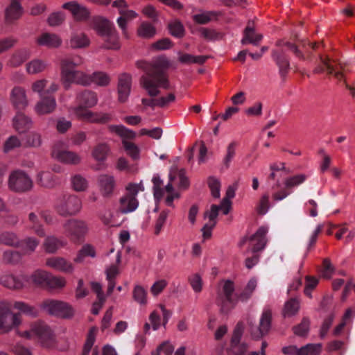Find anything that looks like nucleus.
Listing matches in <instances>:
<instances>
[{
  "instance_id": "obj_36",
  "label": "nucleus",
  "mask_w": 355,
  "mask_h": 355,
  "mask_svg": "<svg viewBox=\"0 0 355 355\" xmlns=\"http://www.w3.org/2000/svg\"><path fill=\"white\" fill-rule=\"evenodd\" d=\"M263 37L262 34L256 33L252 27L248 26L243 31V36L241 42L243 45L251 44L254 46H258Z\"/></svg>"
},
{
  "instance_id": "obj_33",
  "label": "nucleus",
  "mask_w": 355,
  "mask_h": 355,
  "mask_svg": "<svg viewBox=\"0 0 355 355\" xmlns=\"http://www.w3.org/2000/svg\"><path fill=\"white\" fill-rule=\"evenodd\" d=\"M36 182L40 187L53 189L59 184L58 178L50 171H40L36 175Z\"/></svg>"
},
{
  "instance_id": "obj_59",
  "label": "nucleus",
  "mask_w": 355,
  "mask_h": 355,
  "mask_svg": "<svg viewBox=\"0 0 355 355\" xmlns=\"http://www.w3.org/2000/svg\"><path fill=\"white\" fill-rule=\"evenodd\" d=\"M89 76L91 78V83H94L99 86H107L110 82V76L103 72H95Z\"/></svg>"
},
{
  "instance_id": "obj_22",
  "label": "nucleus",
  "mask_w": 355,
  "mask_h": 355,
  "mask_svg": "<svg viewBox=\"0 0 355 355\" xmlns=\"http://www.w3.org/2000/svg\"><path fill=\"white\" fill-rule=\"evenodd\" d=\"M55 98L52 94L40 97L35 103L34 111L38 115H46L52 113L56 107Z\"/></svg>"
},
{
  "instance_id": "obj_10",
  "label": "nucleus",
  "mask_w": 355,
  "mask_h": 355,
  "mask_svg": "<svg viewBox=\"0 0 355 355\" xmlns=\"http://www.w3.org/2000/svg\"><path fill=\"white\" fill-rule=\"evenodd\" d=\"M33 186L32 179L24 171L16 170L9 175L8 187L12 191L17 193L26 192L30 191Z\"/></svg>"
},
{
  "instance_id": "obj_61",
  "label": "nucleus",
  "mask_w": 355,
  "mask_h": 355,
  "mask_svg": "<svg viewBox=\"0 0 355 355\" xmlns=\"http://www.w3.org/2000/svg\"><path fill=\"white\" fill-rule=\"evenodd\" d=\"M168 286L167 280L164 279H157L150 286V291L153 296L157 297Z\"/></svg>"
},
{
  "instance_id": "obj_50",
  "label": "nucleus",
  "mask_w": 355,
  "mask_h": 355,
  "mask_svg": "<svg viewBox=\"0 0 355 355\" xmlns=\"http://www.w3.org/2000/svg\"><path fill=\"white\" fill-rule=\"evenodd\" d=\"M71 184L73 189L78 192L85 191L89 187L87 180L79 174L71 177Z\"/></svg>"
},
{
  "instance_id": "obj_18",
  "label": "nucleus",
  "mask_w": 355,
  "mask_h": 355,
  "mask_svg": "<svg viewBox=\"0 0 355 355\" xmlns=\"http://www.w3.org/2000/svg\"><path fill=\"white\" fill-rule=\"evenodd\" d=\"M10 102L18 110H24L29 105L26 90L21 86H15L10 92Z\"/></svg>"
},
{
  "instance_id": "obj_30",
  "label": "nucleus",
  "mask_w": 355,
  "mask_h": 355,
  "mask_svg": "<svg viewBox=\"0 0 355 355\" xmlns=\"http://www.w3.org/2000/svg\"><path fill=\"white\" fill-rule=\"evenodd\" d=\"M31 56V52L28 49L22 48L15 51L10 55L6 65L11 68L20 67Z\"/></svg>"
},
{
  "instance_id": "obj_43",
  "label": "nucleus",
  "mask_w": 355,
  "mask_h": 355,
  "mask_svg": "<svg viewBox=\"0 0 355 355\" xmlns=\"http://www.w3.org/2000/svg\"><path fill=\"white\" fill-rule=\"evenodd\" d=\"M95 248L89 243L84 244L82 248L78 250L76 257L73 259L75 263H82L86 257L94 258L96 257Z\"/></svg>"
},
{
  "instance_id": "obj_2",
  "label": "nucleus",
  "mask_w": 355,
  "mask_h": 355,
  "mask_svg": "<svg viewBox=\"0 0 355 355\" xmlns=\"http://www.w3.org/2000/svg\"><path fill=\"white\" fill-rule=\"evenodd\" d=\"M78 105L71 107V114L79 120L92 123H105L112 120V116L108 113L93 112L89 110L98 103V97L96 93L85 90L76 96Z\"/></svg>"
},
{
  "instance_id": "obj_54",
  "label": "nucleus",
  "mask_w": 355,
  "mask_h": 355,
  "mask_svg": "<svg viewBox=\"0 0 355 355\" xmlns=\"http://www.w3.org/2000/svg\"><path fill=\"white\" fill-rule=\"evenodd\" d=\"M67 285V280L64 277L54 276L50 273L46 287L51 289H62Z\"/></svg>"
},
{
  "instance_id": "obj_57",
  "label": "nucleus",
  "mask_w": 355,
  "mask_h": 355,
  "mask_svg": "<svg viewBox=\"0 0 355 355\" xmlns=\"http://www.w3.org/2000/svg\"><path fill=\"white\" fill-rule=\"evenodd\" d=\"M21 258V254L17 251L6 250L2 256V261L7 264L18 263Z\"/></svg>"
},
{
  "instance_id": "obj_21",
  "label": "nucleus",
  "mask_w": 355,
  "mask_h": 355,
  "mask_svg": "<svg viewBox=\"0 0 355 355\" xmlns=\"http://www.w3.org/2000/svg\"><path fill=\"white\" fill-rule=\"evenodd\" d=\"M46 266L57 271L71 274L75 266L72 262L62 257H51L46 260Z\"/></svg>"
},
{
  "instance_id": "obj_40",
  "label": "nucleus",
  "mask_w": 355,
  "mask_h": 355,
  "mask_svg": "<svg viewBox=\"0 0 355 355\" xmlns=\"http://www.w3.org/2000/svg\"><path fill=\"white\" fill-rule=\"evenodd\" d=\"M121 16L117 18V24L119 28L122 30L123 34L125 37H128V33L126 30L127 21L137 17V14L131 10H126V8L121 10L120 12Z\"/></svg>"
},
{
  "instance_id": "obj_62",
  "label": "nucleus",
  "mask_w": 355,
  "mask_h": 355,
  "mask_svg": "<svg viewBox=\"0 0 355 355\" xmlns=\"http://www.w3.org/2000/svg\"><path fill=\"white\" fill-rule=\"evenodd\" d=\"M272 57L279 66L280 72L282 73H284L289 67V62L284 56L282 52L274 51L272 53Z\"/></svg>"
},
{
  "instance_id": "obj_7",
  "label": "nucleus",
  "mask_w": 355,
  "mask_h": 355,
  "mask_svg": "<svg viewBox=\"0 0 355 355\" xmlns=\"http://www.w3.org/2000/svg\"><path fill=\"white\" fill-rule=\"evenodd\" d=\"M82 206V200L77 196L65 194L58 199L55 208L60 216H68L79 213Z\"/></svg>"
},
{
  "instance_id": "obj_14",
  "label": "nucleus",
  "mask_w": 355,
  "mask_h": 355,
  "mask_svg": "<svg viewBox=\"0 0 355 355\" xmlns=\"http://www.w3.org/2000/svg\"><path fill=\"white\" fill-rule=\"evenodd\" d=\"M306 178V175L304 174H297L285 178L283 181L284 188L272 193L273 200L278 202L287 198L292 193L295 187L300 186L305 182Z\"/></svg>"
},
{
  "instance_id": "obj_32",
  "label": "nucleus",
  "mask_w": 355,
  "mask_h": 355,
  "mask_svg": "<svg viewBox=\"0 0 355 355\" xmlns=\"http://www.w3.org/2000/svg\"><path fill=\"white\" fill-rule=\"evenodd\" d=\"M31 125V119L21 111L17 112L12 119V126L19 133L26 132Z\"/></svg>"
},
{
  "instance_id": "obj_44",
  "label": "nucleus",
  "mask_w": 355,
  "mask_h": 355,
  "mask_svg": "<svg viewBox=\"0 0 355 355\" xmlns=\"http://www.w3.org/2000/svg\"><path fill=\"white\" fill-rule=\"evenodd\" d=\"M105 49L116 50L120 48L119 34L116 29L102 37Z\"/></svg>"
},
{
  "instance_id": "obj_6",
  "label": "nucleus",
  "mask_w": 355,
  "mask_h": 355,
  "mask_svg": "<svg viewBox=\"0 0 355 355\" xmlns=\"http://www.w3.org/2000/svg\"><path fill=\"white\" fill-rule=\"evenodd\" d=\"M152 182L153 184V189L155 201L159 202L163 198H165L166 205L172 207L173 200L180 197L179 193L175 191L172 183L169 182L163 187V182L157 174L153 175Z\"/></svg>"
},
{
  "instance_id": "obj_26",
  "label": "nucleus",
  "mask_w": 355,
  "mask_h": 355,
  "mask_svg": "<svg viewBox=\"0 0 355 355\" xmlns=\"http://www.w3.org/2000/svg\"><path fill=\"white\" fill-rule=\"evenodd\" d=\"M132 77L127 73L121 74L118 81V100L120 103L127 101L131 91Z\"/></svg>"
},
{
  "instance_id": "obj_55",
  "label": "nucleus",
  "mask_w": 355,
  "mask_h": 355,
  "mask_svg": "<svg viewBox=\"0 0 355 355\" xmlns=\"http://www.w3.org/2000/svg\"><path fill=\"white\" fill-rule=\"evenodd\" d=\"M218 13L214 11H205L193 15V20L200 24H205L217 18Z\"/></svg>"
},
{
  "instance_id": "obj_41",
  "label": "nucleus",
  "mask_w": 355,
  "mask_h": 355,
  "mask_svg": "<svg viewBox=\"0 0 355 355\" xmlns=\"http://www.w3.org/2000/svg\"><path fill=\"white\" fill-rule=\"evenodd\" d=\"M169 177L171 182L178 180V186L180 188L186 189L189 187V182L185 175V171L184 169H178L176 166L172 167L169 173Z\"/></svg>"
},
{
  "instance_id": "obj_25",
  "label": "nucleus",
  "mask_w": 355,
  "mask_h": 355,
  "mask_svg": "<svg viewBox=\"0 0 355 355\" xmlns=\"http://www.w3.org/2000/svg\"><path fill=\"white\" fill-rule=\"evenodd\" d=\"M231 209V201L228 199H223L219 205H211L209 210L205 213V219L207 220V223L216 225L218 211L220 210L224 214H227Z\"/></svg>"
},
{
  "instance_id": "obj_29",
  "label": "nucleus",
  "mask_w": 355,
  "mask_h": 355,
  "mask_svg": "<svg viewBox=\"0 0 355 355\" xmlns=\"http://www.w3.org/2000/svg\"><path fill=\"white\" fill-rule=\"evenodd\" d=\"M67 44L72 49H85L90 44L88 35L82 31H73L71 33Z\"/></svg>"
},
{
  "instance_id": "obj_47",
  "label": "nucleus",
  "mask_w": 355,
  "mask_h": 355,
  "mask_svg": "<svg viewBox=\"0 0 355 355\" xmlns=\"http://www.w3.org/2000/svg\"><path fill=\"white\" fill-rule=\"evenodd\" d=\"M175 95L173 94H169L166 96H163L157 99H153L150 101L149 102L146 99H143L142 103L144 105H149L151 107L157 106L164 107H167L170 103H173L175 101Z\"/></svg>"
},
{
  "instance_id": "obj_1",
  "label": "nucleus",
  "mask_w": 355,
  "mask_h": 355,
  "mask_svg": "<svg viewBox=\"0 0 355 355\" xmlns=\"http://www.w3.org/2000/svg\"><path fill=\"white\" fill-rule=\"evenodd\" d=\"M169 62L164 57L157 58L152 64L144 61L137 62L138 67L146 72V75L141 78V85L150 96H157L159 94V87H169L166 77L159 73V70L167 68Z\"/></svg>"
},
{
  "instance_id": "obj_42",
  "label": "nucleus",
  "mask_w": 355,
  "mask_h": 355,
  "mask_svg": "<svg viewBox=\"0 0 355 355\" xmlns=\"http://www.w3.org/2000/svg\"><path fill=\"white\" fill-rule=\"evenodd\" d=\"M110 153V147L106 143H99L96 145L92 151V157L98 162H103Z\"/></svg>"
},
{
  "instance_id": "obj_4",
  "label": "nucleus",
  "mask_w": 355,
  "mask_h": 355,
  "mask_svg": "<svg viewBox=\"0 0 355 355\" xmlns=\"http://www.w3.org/2000/svg\"><path fill=\"white\" fill-rule=\"evenodd\" d=\"M79 63L71 58H64L60 63V80L65 89H69L71 84L83 85L91 83V78L82 71L76 70Z\"/></svg>"
},
{
  "instance_id": "obj_8",
  "label": "nucleus",
  "mask_w": 355,
  "mask_h": 355,
  "mask_svg": "<svg viewBox=\"0 0 355 355\" xmlns=\"http://www.w3.org/2000/svg\"><path fill=\"white\" fill-rule=\"evenodd\" d=\"M222 292L220 294L218 303L223 312L227 313L234 307L237 302L240 300V295L234 293L235 287L233 282L230 279L220 282Z\"/></svg>"
},
{
  "instance_id": "obj_38",
  "label": "nucleus",
  "mask_w": 355,
  "mask_h": 355,
  "mask_svg": "<svg viewBox=\"0 0 355 355\" xmlns=\"http://www.w3.org/2000/svg\"><path fill=\"white\" fill-rule=\"evenodd\" d=\"M67 243L65 240L59 239L54 236H49L44 241L43 248L46 252L53 254L60 248L65 246Z\"/></svg>"
},
{
  "instance_id": "obj_45",
  "label": "nucleus",
  "mask_w": 355,
  "mask_h": 355,
  "mask_svg": "<svg viewBox=\"0 0 355 355\" xmlns=\"http://www.w3.org/2000/svg\"><path fill=\"white\" fill-rule=\"evenodd\" d=\"M132 298L137 304L141 306H146L148 304V293L146 289L140 284L135 285L132 290Z\"/></svg>"
},
{
  "instance_id": "obj_64",
  "label": "nucleus",
  "mask_w": 355,
  "mask_h": 355,
  "mask_svg": "<svg viewBox=\"0 0 355 355\" xmlns=\"http://www.w3.org/2000/svg\"><path fill=\"white\" fill-rule=\"evenodd\" d=\"M65 19L64 14L61 12H55L49 15L47 19V22L50 26H60Z\"/></svg>"
},
{
  "instance_id": "obj_35",
  "label": "nucleus",
  "mask_w": 355,
  "mask_h": 355,
  "mask_svg": "<svg viewBox=\"0 0 355 355\" xmlns=\"http://www.w3.org/2000/svg\"><path fill=\"white\" fill-rule=\"evenodd\" d=\"M22 14V7L20 0H11L10 5L5 10V18L6 21L12 22L18 19Z\"/></svg>"
},
{
  "instance_id": "obj_49",
  "label": "nucleus",
  "mask_w": 355,
  "mask_h": 355,
  "mask_svg": "<svg viewBox=\"0 0 355 355\" xmlns=\"http://www.w3.org/2000/svg\"><path fill=\"white\" fill-rule=\"evenodd\" d=\"M137 35L144 39L153 37L156 34V29L151 24L144 21L138 27L137 31Z\"/></svg>"
},
{
  "instance_id": "obj_9",
  "label": "nucleus",
  "mask_w": 355,
  "mask_h": 355,
  "mask_svg": "<svg viewBox=\"0 0 355 355\" xmlns=\"http://www.w3.org/2000/svg\"><path fill=\"white\" fill-rule=\"evenodd\" d=\"M19 335L28 339L37 338L46 347H50L54 342V334L51 329L43 323L35 324L30 330L19 333Z\"/></svg>"
},
{
  "instance_id": "obj_5",
  "label": "nucleus",
  "mask_w": 355,
  "mask_h": 355,
  "mask_svg": "<svg viewBox=\"0 0 355 355\" xmlns=\"http://www.w3.org/2000/svg\"><path fill=\"white\" fill-rule=\"evenodd\" d=\"M144 187L142 182L139 183H129L126 186V193L119 200V209L123 214H128L135 211L139 206L137 195L143 191Z\"/></svg>"
},
{
  "instance_id": "obj_60",
  "label": "nucleus",
  "mask_w": 355,
  "mask_h": 355,
  "mask_svg": "<svg viewBox=\"0 0 355 355\" xmlns=\"http://www.w3.org/2000/svg\"><path fill=\"white\" fill-rule=\"evenodd\" d=\"M121 261V254L117 252L116 257V263L110 265L106 268L105 272L107 280H114L116 276L119 273V264Z\"/></svg>"
},
{
  "instance_id": "obj_39",
  "label": "nucleus",
  "mask_w": 355,
  "mask_h": 355,
  "mask_svg": "<svg viewBox=\"0 0 355 355\" xmlns=\"http://www.w3.org/2000/svg\"><path fill=\"white\" fill-rule=\"evenodd\" d=\"M49 275L50 272L46 270H37L29 277H27L28 281L26 282H30L36 286L46 288Z\"/></svg>"
},
{
  "instance_id": "obj_51",
  "label": "nucleus",
  "mask_w": 355,
  "mask_h": 355,
  "mask_svg": "<svg viewBox=\"0 0 355 355\" xmlns=\"http://www.w3.org/2000/svg\"><path fill=\"white\" fill-rule=\"evenodd\" d=\"M179 57L178 60L182 63V64H203L207 59L208 58L207 56L205 55H198L195 56L191 54L188 53H178Z\"/></svg>"
},
{
  "instance_id": "obj_17",
  "label": "nucleus",
  "mask_w": 355,
  "mask_h": 355,
  "mask_svg": "<svg viewBox=\"0 0 355 355\" xmlns=\"http://www.w3.org/2000/svg\"><path fill=\"white\" fill-rule=\"evenodd\" d=\"M243 330L244 327L241 323H238L234 328L229 349L230 355H247L248 346L241 341Z\"/></svg>"
},
{
  "instance_id": "obj_11",
  "label": "nucleus",
  "mask_w": 355,
  "mask_h": 355,
  "mask_svg": "<svg viewBox=\"0 0 355 355\" xmlns=\"http://www.w3.org/2000/svg\"><path fill=\"white\" fill-rule=\"evenodd\" d=\"M42 306L49 314L64 318H71L75 313L73 307L63 301L48 300L43 302Z\"/></svg>"
},
{
  "instance_id": "obj_20",
  "label": "nucleus",
  "mask_w": 355,
  "mask_h": 355,
  "mask_svg": "<svg viewBox=\"0 0 355 355\" xmlns=\"http://www.w3.org/2000/svg\"><path fill=\"white\" fill-rule=\"evenodd\" d=\"M60 85L56 82L49 83L45 78L37 79L32 83L31 89L32 92L37 94L40 97L46 96L56 92Z\"/></svg>"
},
{
  "instance_id": "obj_3",
  "label": "nucleus",
  "mask_w": 355,
  "mask_h": 355,
  "mask_svg": "<svg viewBox=\"0 0 355 355\" xmlns=\"http://www.w3.org/2000/svg\"><path fill=\"white\" fill-rule=\"evenodd\" d=\"M13 308L20 313L30 316H35L37 310L24 302L16 301L12 304L3 302L0 303V333H8L21 323L19 313H12Z\"/></svg>"
},
{
  "instance_id": "obj_53",
  "label": "nucleus",
  "mask_w": 355,
  "mask_h": 355,
  "mask_svg": "<svg viewBox=\"0 0 355 355\" xmlns=\"http://www.w3.org/2000/svg\"><path fill=\"white\" fill-rule=\"evenodd\" d=\"M300 309V302L296 299H291L286 302L283 309L284 317H291L295 315Z\"/></svg>"
},
{
  "instance_id": "obj_31",
  "label": "nucleus",
  "mask_w": 355,
  "mask_h": 355,
  "mask_svg": "<svg viewBox=\"0 0 355 355\" xmlns=\"http://www.w3.org/2000/svg\"><path fill=\"white\" fill-rule=\"evenodd\" d=\"M62 8L69 10L76 20H85L89 15L88 10L84 6L76 1L65 3L62 5Z\"/></svg>"
},
{
  "instance_id": "obj_15",
  "label": "nucleus",
  "mask_w": 355,
  "mask_h": 355,
  "mask_svg": "<svg viewBox=\"0 0 355 355\" xmlns=\"http://www.w3.org/2000/svg\"><path fill=\"white\" fill-rule=\"evenodd\" d=\"M63 227L65 234L74 240L83 238L89 232L88 224L84 220L78 219L67 220Z\"/></svg>"
},
{
  "instance_id": "obj_13",
  "label": "nucleus",
  "mask_w": 355,
  "mask_h": 355,
  "mask_svg": "<svg viewBox=\"0 0 355 355\" xmlns=\"http://www.w3.org/2000/svg\"><path fill=\"white\" fill-rule=\"evenodd\" d=\"M51 156L53 159L66 164L76 165L81 162L80 155L76 152L67 150L62 141H58L54 144Z\"/></svg>"
},
{
  "instance_id": "obj_12",
  "label": "nucleus",
  "mask_w": 355,
  "mask_h": 355,
  "mask_svg": "<svg viewBox=\"0 0 355 355\" xmlns=\"http://www.w3.org/2000/svg\"><path fill=\"white\" fill-rule=\"evenodd\" d=\"M161 313L157 310L153 311L148 317V322L144 325V332L145 334H150V329L153 331L158 330L162 325L165 326L171 317V312L168 311L164 306H159Z\"/></svg>"
},
{
  "instance_id": "obj_63",
  "label": "nucleus",
  "mask_w": 355,
  "mask_h": 355,
  "mask_svg": "<svg viewBox=\"0 0 355 355\" xmlns=\"http://www.w3.org/2000/svg\"><path fill=\"white\" fill-rule=\"evenodd\" d=\"M310 321L308 318H303L301 323L293 327L294 334L299 336H305L309 330Z\"/></svg>"
},
{
  "instance_id": "obj_23",
  "label": "nucleus",
  "mask_w": 355,
  "mask_h": 355,
  "mask_svg": "<svg viewBox=\"0 0 355 355\" xmlns=\"http://www.w3.org/2000/svg\"><path fill=\"white\" fill-rule=\"evenodd\" d=\"M122 211L120 209L108 208L103 210L100 215L102 222L110 227H118L123 223Z\"/></svg>"
},
{
  "instance_id": "obj_52",
  "label": "nucleus",
  "mask_w": 355,
  "mask_h": 355,
  "mask_svg": "<svg viewBox=\"0 0 355 355\" xmlns=\"http://www.w3.org/2000/svg\"><path fill=\"white\" fill-rule=\"evenodd\" d=\"M39 243V241L34 237H27L21 241H19L18 247L20 248L25 254H29L35 251Z\"/></svg>"
},
{
  "instance_id": "obj_19",
  "label": "nucleus",
  "mask_w": 355,
  "mask_h": 355,
  "mask_svg": "<svg viewBox=\"0 0 355 355\" xmlns=\"http://www.w3.org/2000/svg\"><path fill=\"white\" fill-rule=\"evenodd\" d=\"M268 232V228L266 227H261L258 229L257 232L252 235L249 239L247 238L243 239L239 245H244L247 241H249V245L252 248L251 251L255 252L261 250L266 245L267 240L266 236Z\"/></svg>"
},
{
  "instance_id": "obj_56",
  "label": "nucleus",
  "mask_w": 355,
  "mask_h": 355,
  "mask_svg": "<svg viewBox=\"0 0 355 355\" xmlns=\"http://www.w3.org/2000/svg\"><path fill=\"white\" fill-rule=\"evenodd\" d=\"M123 146L126 153L133 159H139L140 157V149L134 143L130 141H122Z\"/></svg>"
},
{
  "instance_id": "obj_37",
  "label": "nucleus",
  "mask_w": 355,
  "mask_h": 355,
  "mask_svg": "<svg viewBox=\"0 0 355 355\" xmlns=\"http://www.w3.org/2000/svg\"><path fill=\"white\" fill-rule=\"evenodd\" d=\"M48 67V63L46 61L34 58L28 61L26 65V72L29 75H36L44 72Z\"/></svg>"
},
{
  "instance_id": "obj_58",
  "label": "nucleus",
  "mask_w": 355,
  "mask_h": 355,
  "mask_svg": "<svg viewBox=\"0 0 355 355\" xmlns=\"http://www.w3.org/2000/svg\"><path fill=\"white\" fill-rule=\"evenodd\" d=\"M321 348L320 344H307L299 348V355H319Z\"/></svg>"
},
{
  "instance_id": "obj_16",
  "label": "nucleus",
  "mask_w": 355,
  "mask_h": 355,
  "mask_svg": "<svg viewBox=\"0 0 355 355\" xmlns=\"http://www.w3.org/2000/svg\"><path fill=\"white\" fill-rule=\"evenodd\" d=\"M272 311L268 307L263 309L258 326H252L250 334L254 339H259L268 334L271 325Z\"/></svg>"
},
{
  "instance_id": "obj_28",
  "label": "nucleus",
  "mask_w": 355,
  "mask_h": 355,
  "mask_svg": "<svg viewBox=\"0 0 355 355\" xmlns=\"http://www.w3.org/2000/svg\"><path fill=\"white\" fill-rule=\"evenodd\" d=\"M98 186L103 196H110L116 187L115 178L112 175L101 174L98 177Z\"/></svg>"
},
{
  "instance_id": "obj_48",
  "label": "nucleus",
  "mask_w": 355,
  "mask_h": 355,
  "mask_svg": "<svg viewBox=\"0 0 355 355\" xmlns=\"http://www.w3.org/2000/svg\"><path fill=\"white\" fill-rule=\"evenodd\" d=\"M237 146L238 143L235 141H231L227 146L225 154L223 159V166L225 168H228L230 166V164L236 155Z\"/></svg>"
},
{
  "instance_id": "obj_34",
  "label": "nucleus",
  "mask_w": 355,
  "mask_h": 355,
  "mask_svg": "<svg viewBox=\"0 0 355 355\" xmlns=\"http://www.w3.org/2000/svg\"><path fill=\"white\" fill-rule=\"evenodd\" d=\"M93 28L101 37L115 29L113 23L103 17L94 19Z\"/></svg>"
},
{
  "instance_id": "obj_27",
  "label": "nucleus",
  "mask_w": 355,
  "mask_h": 355,
  "mask_svg": "<svg viewBox=\"0 0 355 355\" xmlns=\"http://www.w3.org/2000/svg\"><path fill=\"white\" fill-rule=\"evenodd\" d=\"M26 281L28 279L25 275L15 276L11 274H4L0 277V283L2 286L15 290L24 288Z\"/></svg>"
},
{
  "instance_id": "obj_24",
  "label": "nucleus",
  "mask_w": 355,
  "mask_h": 355,
  "mask_svg": "<svg viewBox=\"0 0 355 355\" xmlns=\"http://www.w3.org/2000/svg\"><path fill=\"white\" fill-rule=\"evenodd\" d=\"M36 43L40 46H44L49 49H58L61 46L62 40L61 37L56 33L45 32L37 37Z\"/></svg>"
},
{
  "instance_id": "obj_46",
  "label": "nucleus",
  "mask_w": 355,
  "mask_h": 355,
  "mask_svg": "<svg viewBox=\"0 0 355 355\" xmlns=\"http://www.w3.org/2000/svg\"><path fill=\"white\" fill-rule=\"evenodd\" d=\"M0 243L8 246L18 247L19 239L15 232L3 231L0 232Z\"/></svg>"
}]
</instances>
